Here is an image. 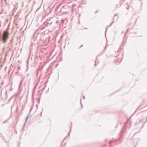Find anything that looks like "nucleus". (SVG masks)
<instances>
[{"mask_svg": "<svg viewBox=\"0 0 147 147\" xmlns=\"http://www.w3.org/2000/svg\"><path fill=\"white\" fill-rule=\"evenodd\" d=\"M9 36V33L6 31H5L3 33L2 37V40L3 43L6 42L7 39H8Z\"/></svg>", "mask_w": 147, "mask_h": 147, "instance_id": "nucleus-1", "label": "nucleus"}]
</instances>
